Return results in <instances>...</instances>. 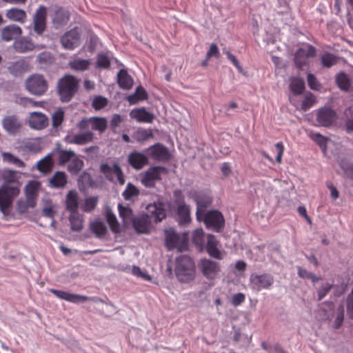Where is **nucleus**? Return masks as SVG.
Returning a JSON list of instances; mask_svg holds the SVG:
<instances>
[{
  "label": "nucleus",
  "mask_w": 353,
  "mask_h": 353,
  "mask_svg": "<svg viewBox=\"0 0 353 353\" xmlns=\"http://www.w3.org/2000/svg\"><path fill=\"white\" fill-rule=\"evenodd\" d=\"M199 268L208 280L215 279L221 271V268L217 262L208 259H203L199 261Z\"/></svg>",
  "instance_id": "12"
},
{
  "label": "nucleus",
  "mask_w": 353,
  "mask_h": 353,
  "mask_svg": "<svg viewBox=\"0 0 353 353\" xmlns=\"http://www.w3.org/2000/svg\"><path fill=\"white\" fill-rule=\"evenodd\" d=\"M132 139L139 143H143L153 137L150 130L140 128L132 134Z\"/></svg>",
  "instance_id": "37"
},
{
  "label": "nucleus",
  "mask_w": 353,
  "mask_h": 353,
  "mask_svg": "<svg viewBox=\"0 0 353 353\" xmlns=\"http://www.w3.org/2000/svg\"><path fill=\"white\" fill-rule=\"evenodd\" d=\"M128 162L130 165L136 170H140L148 164V157L141 152H132L128 155Z\"/></svg>",
  "instance_id": "25"
},
{
  "label": "nucleus",
  "mask_w": 353,
  "mask_h": 353,
  "mask_svg": "<svg viewBox=\"0 0 353 353\" xmlns=\"http://www.w3.org/2000/svg\"><path fill=\"white\" fill-rule=\"evenodd\" d=\"M117 83L121 88L129 90L132 87L133 79L125 70L121 69L117 74Z\"/></svg>",
  "instance_id": "30"
},
{
  "label": "nucleus",
  "mask_w": 353,
  "mask_h": 353,
  "mask_svg": "<svg viewBox=\"0 0 353 353\" xmlns=\"http://www.w3.org/2000/svg\"><path fill=\"white\" fill-rule=\"evenodd\" d=\"M250 287L256 292L263 289H270L274 281V276L270 274H252L250 276Z\"/></svg>",
  "instance_id": "6"
},
{
  "label": "nucleus",
  "mask_w": 353,
  "mask_h": 353,
  "mask_svg": "<svg viewBox=\"0 0 353 353\" xmlns=\"http://www.w3.org/2000/svg\"><path fill=\"white\" fill-rule=\"evenodd\" d=\"M68 219L71 230L74 232H80L82 230L83 227V219L81 214L78 212H72Z\"/></svg>",
  "instance_id": "31"
},
{
  "label": "nucleus",
  "mask_w": 353,
  "mask_h": 353,
  "mask_svg": "<svg viewBox=\"0 0 353 353\" xmlns=\"http://www.w3.org/2000/svg\"><path fill=\"white\" fill-rule=\"evenodd\" d=\"M13 47L17 52L25 53L32 50L34 45L29 39L22 37L14 41Z\"/></svg>",
  "instance_id": "29"
},
{
  "label": "nucleus",
  "mask_w": 353,
  "mask_h": 353,
  "mask_svg": "<svg viewBox=\"0 0 353 353\" xmlns=\"http://www.w3.org/2000/svg\"><path fill=\"white\" fill-rule=\"evenodd\" d=\"M307 80L308 85L312 90H318L320 89L321 85L314 74H308Z\"/></svg>",
  "instance_id": "61"
},
{
  "label": "nucleus",
  "mask_w": 353,
  "mask_h": 353,
  "mask_svg": "<svg viewBox=\"0 0 353 353\" xmlns=\"http://www.w3.org/2000/svg\"><path fill=\"white\" fill-rule=\"evenodd\" d=\"M316 103L314 96L312 93H307L304 100L302 101L301 108L303 111H307L312 108Z\"/></svg>",
  "instance_id": "55"
},
{
  "label": "nucleus",
  "mask_w": 353,
  "mask_h": 353,
  "mask_svg": "<svg viewBox=\"0 0 353 353\" xmlns=\"http://www.w3.org/2000/svg\"><path fill=\"white\" fill-rule=\"evenodd\" d=\"M165 245L168 250L176 248L183 251L188 246V239L186 234L176 233L173 228L165 231Z\"/></svg>",
  "instance_id": "5"
},
{
  "label": "nucleus",
  "mask_w": 353,
  "mask_h": 353,
  "mask_svg": "<svg viewBox=\"0 0 353 353\" xmlns=\"http://www.w3.org/2000/svg\"><path fill=\"white\" fill-rule=\"evenodd\" d=\"M105 215L107 222L111 230L114 233H119L120 232V225L114 214L110 210H107Z\"/></svg>",
  "instance_id": "46"
},
{
  "label": "nucleus",
  "mask_w": 353,
  "mask_h": 353,
  "mask_svg": "<svg viewBox=\"0 0 353 353\" xmlns=\"http://www.w3.org/2000/svg\"><path fill=\"white\" fill-rule=\"evenodd\" d=\"M29 125L31 128L35 130H41L45 128L48 124V117L39 112H33L30 114Z\"/></svg>",
  "instance_id": "23"
},
{
  "label": "nucleus",
  "mask_w": 353,
  "mask_h": 353,
  "mask_svg": "<svg viewBox=\"0 0 353 353\" xmlns=\"http://www.w3.org/2000/svg\"><path fill=\"white\" fill-rule=\"evenodd\" d=\"M70 15L68 11L59 8L55 11L54 17L52 18L53 26L58 29L66 25L69 21Z\"/></svg>",
  "instance_id": "28"
},
{
  "label": "nucleus",
  "mask_w": 353,
  "mask_h": 353,
  "mask_svg": "<svg viewBox=\"0 0 353 353\" xmlns=\"http://www.w3.org/2000/svg\"><path fill=\"white\" fill-rule=\"evenodd\" d=\"M66 209L72 212H77L78 208V194L74 190H70L68 193L65 199Z\"/></svg>",
  "instance_id": "33"
},
{
  "label": "nucleus",
  "mask_w": 353,
  "mask_h": 353,
  "mask_svg": "<svg viewBox=\"0 0 353 353\" xmlns=\"http://www.w3.org/2000/svg\"><path fill=\"white\" fill-rule=\"evenodd\" d=\"M90 228L92 232L99 238L104 236L107 230L105 223L98 221L91 223Z\"/></svg>",
  "instance_id": "44"
},
{
  "label": "nucleus",
  "mask_w": 353,
  "mask_h": 353,
  "mask_svg": "<svg viewBox=\"0 0 353 353\" xmlns=\"http://www.w3.org/2000/svg\"><path fill=\"white\" fill-rule=\"evenodd\" d=\"M24 148L29 151L33 152H39L41 150L40 145L39 143L36 141H28L24 144Z\"/></svg>",
  "instance_id": "62"
},
{
  "label": "nucleus",
  "mask_w": 353,
  "mask_h": 353,
  "mask_svg": "<svg viewBox=\"0 0 353 353\" xmlns=\"http://www.w3.org/2000/svg\"><path fill=\"white\" fill-rule=\"evenodd\" d=\"M130 116L131 119L139 123H152L154 119V114L147 111L145 108L132 109Z\"/></svg>",
  "instance_id": "24"
},
{
  "label": "nucleus",
  "mask_w": 353,
  "mask_h": 353,
  "mask_svg": "<svg viewBox=\"0 0 353 353\" xmlns=\"http://www.w3.org/2000/svg\"><path fill=\"white\" fill-rule=\"evenodd\" d=\"M146 210L148 214L137 216L132 221L133 228L137 233L148 234L151 228L150 219L159 222L165 217V210L161 202L148 204Z\"/></svg>",
  "instance_id": "2"
},
{
  "label": "nucleus",
  "mask_w": 353,
  "mask_h": 353,
  "mask_svg": "<svg viewBox=\"0 0 353 353\" xmlns=\"http://www.w3.org/2000/svg\"><path fill=\"white\" fill-rule=\"evenodd\" d=\"M132 273L133 275L141 278L144 281H150L152 279L151 276L148 274L147 271L142 270L140 268L136 265L132 266Z\"/></svg>",
  "instance_id": "57"
},
{
  "label": "nucleus",
  "mask_w": 353,
  "mask_h": 353,
  "mask_svg": "<svg viewBox=\"0 0 353 353\" xmlns=\"http://www.w3.org/2000/svg\"><path fill=\"white\" fill-rule=\"evenodd\" d=\"M321 62L323 67L330 68L337 62L336 56L330 52H325L321 57Z\"/></svg>",
  "instance_id": "50"
},
{
  "label": "nucleus",
  "mask_w": 353,
  "mask_h": 353,
  "mask_svg": "<svg viewBox=\"0 0 353 353\" xmlns=\"http://www.w3.org/2000/svg\"><path fill=\"white\" fill-rule=\"evenodd\" d=\"M81 132L77 134H70L65 137L66 142L72 144L84 145L92 142L94 139V134L88 130H80Z\"/></svg>",
  "instance_id": "20"
},
{
  "label": "nucleus",
  "mask_w": 353,
  "mask_h": 353,
  "mask_svg": "<svg viewBox=\"0 0 353 353\" xmlns=\"http://www.w3.org/2000/svg\"><path fill=\"white\" fill-rule=\"evenodd\" d=\"M1 156L3 161L5 162L13 164L18 168H23L25 166V163L22 160L10 152H3Z\"/></svg>",
  "instance_id": "49"
},
{
  "label": "nucleus",
  "mask_w": 353,
  "mask_h": 353,
  "mask_svg": "<svg viewBox=\"0 0 353 353\" xmlns=\"http://www.w3.org/2000/svg\"><path fill=\"white\" fill-rule=\"evenodd\" d=\"M91 65V61L90 59H81L76 58L71 60L68 65L70 68L75 71H85L88 70Z\"/></svg>",
  "instance_id": "35"
},
{
  "label": "nucleus",
  "mask_w": 353,
  "mask_h": 353,
  "mask_svg": "<svg viewBox=\"0 0 353 353\" xmlns=\"http://www.w3.org/2000/svg\"><path fill=\"white\" fill-rule=\"evenodd\" d=\"M195 201L197 205L196 219L199 221H201V216L204 214L205 209L210 204V200L208 197L197 195L195 198Z\"/></svg>",
  "instance_id": "32"
},
{
  "label": "nucleus",
  "mask_w": 353,
  "mask_h": 353,
  "mask_svg": "<svg viewBox=\"0 0 353 353\" xmlns=\"http://www.w3.org/2000/svg\"><path fill=\"white\" fill-rule=\"evenodd\" d=\"M139 191L136 186L131 183H128L122 195L125 200H130L134 196H138Z\"/></svg>",
  "instance_id": "53"
},
{
  "label": "nucleus",
  "mask_w": 353,
  "mask_h": 353,
  "mask_svg": "<svg viewBox=\"0 0 353 353\" xmlns=\"http://www.w3.org/2000/svg\"><path fill=\"white\" fill-rule=\"evenodd\" d=\"M336 112L330 108L323 107L316 111V121L321 126L329 127L336 122Z\"/></svg>",
  "instance_id": "14"
},
{
  "label": "nucleus",
  "mask_w": 353,
  "mask_h": 353,
  "mask_svg": "<svg viewBox=\"0 0 353 353\" xmlns=\"http://www.w3.org/2000/svg\"><path fill=\"white\" fill-rule=\"evenodd\" d=\"M22 34V29L17 25L11 24L1 30V38L3 41L9 42Z\"/></svg>",
  "instance_id": "21"
},
{
  "label": "nucleus",
  "mask_w": 353,
  "mask_h": 353,
  "mask_svg": "<svg viewBox=\"0 0 353 353\" xmlns=\"http://www.w3.org/2000/svg\"><path fill=\"white\" fill-rule=\"evenodd\" d=\"M110 61L105 54H99L97 60V66L98 68H108L110 67Z\"/></svg>",
  "instance_id": "59"
},
{
  "label": "nucleus",
  "mask_w": 353,
  "mask_h": 353,
  "mask_svg": "<svg viewBox=\"0 0 353 353\" xmlns=\"http://www.w3.org/2000/svg\"><path fill=\"white\" fill-rule=\"evenodd\" d=\"M61 43L66 50H73L78 47L81 43V36L77 28L71 29L66 32L61 37Z\"/></svg>",
  "instance_id": "13"
},
{
  "label": "nucleus",
  "mask_w": 353,
  "mask_h": 353,
  "mask_svg": "<svg viewBox=\"0 0 353 353\" xmlns=\"http://www.w3.org/2000/svg\"><path fill=\"white\" fill-rule=\"evenodd\" d=\"M47 9L39 6L33 15V29L38 34H41L46 28Z\"/></svg>",
  "instance_id": "16"
},
{
  "label": "nucleus",
  "mask_w": 353,
  "mask_h": 353,
  "mask_svg": "<svg viewBox=\"0 0 353 353\" xmlns=\"http://www.w3.org/2000/svg\"><path fill=\"white\" fill-rule=\"evenodd\" d=\"M165 170V168L161 166L150 168L141 176L142 184L148 188L154 186L155 182L161 179V174Z\"/></svg>",
  "instance_id": "15"
},
{
  "label": "nucleus",
  "mask_w": 353,
  "mask_h": 353,
  "mask_svg": "<svg viewBox=\"0 0 353 353\" xmlns=\"http://www.w3.org/2000/svg\"><path fill=\"white\" fill-rule=\"evenodd\" d=\"M0 176L4 181V183L0 187V211L6 216L14 198L19 194V188L13 184L17 180L15 171L4 169L1 172Z\"/></svg>",
  "instance_id": "1"
},
{
  "label": "nucleus",
  "mask_w": 353,
  "mask_h": 353,
  "mask_svg": "<svg viewBox=\"0 0 353 353\" xmlns=\"http://www.w3.org/2000/svg\"><path fill=\"white\" fill-rule=\"evenodd\" d=\"M107 126L106 119L100 117L82 119L77 124L79 130H97L101 133L106 130Z\"/></svg>",
  "instance_id": "11"
},
{
  "label": "nucleus",
  "mask_w": 353,
  "mask_h": 353,
  "mask_svg": "<svg viewBox=\"0 0 353 353\" xmlns=\"http://www.w3.org/2000/svg\"><path fill=\"white\" fill-rule=\"evenodd\" d=\"M119 213L125 225L128 224L132 221V210L128 206H123L121 204L118 205Z\"/></svg>",
  "instance_id": "43"
},
{
  "label": "nucleus",
  "mask_w": 353,
  "mask_h": 353,
  "mask_svg": "<svg viewBox=\"0 0 353 353\" xmlns=\"http://www.w3.org/2000/svg\"><path fill=\"white\" fill-rule=\"evenodd\" d=\"M83 161L77 154L68 165V170L72 174H77L83 168Z\"/></svg>",
  "instance_id": "48"
},
{
  "label": "nucleus",
  "mask_w": 353,
  "mask_h": 353,
  "mask_svg": "<svg viewBox=\"0 0 353 353\" xmlns=\"http://www.w3.org/2000/svg\"><path fill=\"white\" fill-rule=\"evenodd\" d=\"M28 67V64L25 61L19 60L10 65L8 69L12 74L17 76L26 70Z\"/></svg>",
  "instance_id": "42"
},
{
  "label": "nucleus",
  "mask_w": 353,
  "mask_h": 353,
  "mask_svg": "<svg viewBox=\"0 0 353 353\" xmlns=\"http://www.w3.org/2000/svg\"><path fill=\"white\" fill-rule=\"evenodd\" d=\"M78 80L72 75H65L57 83L58 92L62 102H68L78 90Z\"/></svg>",
  "instance_id": "4"
},
{
  "label": "nucleus",
  "mask_w": 353,
  "mask_h": 353,
  "mask_svg": "<svg viewBox=\"0 0 353 353\" xmlns=\"http://www.w3.org/2000/svg\"><path fill=\"white\" fill-rule=\"evenodd\" d=\"M343 318H344V309L343 305H340L337 308V314L336 316V319L334 320V327L336 329H338L341 327L343 322Z\"/></svg>",
  "instance_id": "60"
},
{
  "label": "nucleus",
  "mask_w": 353,
  "mask_h": 353,
  "mask_svg": "<svg viewBox=\"0 0 353 353\" xmlns=\"http://www.w3.org/2000/svg\"><path fill=\"white\" fill-rule=\"evenodd\" d=\"M345 119V130L347 133L353 132V108L352 106L346 108L343 111Z\"/></svg>",
  "instance_id": "36"
},
{
  "label": "nucleus",
  "mask_w": 353,
  "mask_h": 353,
  "mask_svg": "<svg viewBox=\"0 0 353 353\" xmlns=\"http://www.w3.org/2000/svg\"><path fill=\"white\" fill-rule=\"evenodd\" d=\"M52 154H47L44 158L37 162V169L44 173L50 172L52 168Z\"/></svg>",
  "instance_id": "39"
},
{
  "label": "nucleus",
  "mask_w": 353,
  "mask_h": 353,
  "mask_svg": "<svg viewBox=\"0 0 353 353\" xmlns=\"http://www.w3.org/2000/svg\"><path fill=\"white\" fill-rule=\"evenodd\" d=\"M3 129L10 134H15L19 132L21 124L17 117L10 115L5 117L2 120Z\"/></svg>",
  "instance_id": "22"
},
{
  "label": "nucleus",
  "mask_w": 353,
  "mask_h": 353,
  "mask_svg": "<svg viewBox=\"0 0 353 353\" xmlns=\"http://www.w3.org/2000/svg\"><path fill=\"white\" fill-rule=\"evenodd\" d=\"M290 87L294 94H301L305 89L304 80L297 77L292 78Z\"/></svg>",
  "instance_id": "41"
},
{
  "label": "nucleus",
  "mask_w": 353,
  "mask_h": 353,
  "mask_svg": "<svg viewBox=\"0 0 353 353\" xmlns=\"http://www.w3.org/2000/svg\"><path fill=\"white\" fill-rule=\"evenodd\" d=\"M316 54V48L311 45L307 46V49L299 48L294 54V63L301 69L307 63V58L313 57Z\"/></svg>",
  "instance_id": "18"
},
{
  "label": "nucleus",
  "mask_w": 353,
  "mask_h": 353,
  "mask_svg": "<svg viewBox=\"0 0 353 353\" xmlns=\"http://www.w3.org/2000/svg\"><path fill=\"white\" fill-rule=\"evenodd\" d=\"M347 312L349 318L353 319V288L347 300Z\"/></svg>",
  "instance_id": "64"
},
{
  "label": "nucleus",
  "mask_w": 353,
  "mask_h": 353,
  "mask_svg": "<svg viewBox=\"0 0 353 353\" xmlns=\"http://www.w3.org/2000/svg\"><path fill=\"white\" fill-rule=\"evenodd\" d=\"M174 272L181 283H189L196 276V268L193 259L187 255H181L176 259Z\"/></svg>",
  "instance_id": "3"
},
{
  "label": "nucleus",
  "mask_w": 353,
  "mask_h": 353,
  "mask_svg": "<svg viewBox=\"0 0 353 353\" xmlns=\"http://www.w3.org/2000/svg\"><path fill=\"white\" fill-rule=\"evenodd\" d=\"M148 98V94L145 90L141 87L139 86L136 88L135 92L132 94H130L128 97V101L131 104H134L137 103L139 101L145 100Z\"/></svg>",
  "instance_id": "40"
},
{
  "label": "nucleus",
  "mask_w": 353,
  "mask_h": 353,
  "mask_svg": "<svg viewBox=\"0 0 353 353\" xmlns=\"http://www.w3.org/2000/svg\"><path fill=\"white\" fill-rule=\"evenodd\" d=\"M311 138L325 152L327 139L319 133L311 134Z\"/></svg>",
  "instance_id": "56"
},
{
  "label": "nucleus",
  "mask_w": 353,
  "mask_h": 353,
  "mask_svg": "<svg viewBox=\"0 0 353 353\" xmlns=\"http://www.w3.org/2000/svg\"><path fill=\"white\" fill-rule=\"evenodd\" d=\"M218 241L214 235H208L206 244V251L208 254L216 259H222L223 254L221 250L217 248Z\"/></svg>",
  "instance_id": "27"
},
{
  "label": "nucleus",
  "mask_w": 353,
  "mask_h": 353,
  "mask_svg": "<svg viewBox=\"0 0 353 353\" xmlns=\"http://www.w3.org/2000/svg\"><path fill=\"white\" fill-rule=\"evenodd\" d=\"M64 111L62 109H58L52 116V125L53 128L59 127L64 119Z\"/></svg>",
  "instance_id": "54"
},
{
  "label": "nucleus",
  "mask_w": 353,
  "mask_h": 353,
  "mask_svg": "<svg viewBox=\"0 0 353 353\" xmlns=\"http://www.w3.org/2000/svg\"><path fill=\"white\" fill-rule=\"evenodd\" d=\"M190 208L185 204H181L177 209L179 222L180 224H185L190 221Z\"/></svg>",
  "instance_id": "38"
},
{
  "label": "nucleus",
  "mask_w": 353,
  "mask_h": 353,
  "mask_svg": "<svg viewBox=\"0 0 353 353\" xmlns=\"http://www.w3.org/2000/svg\"><path fill=\"white\" fill-rule=\"evenodd\" d=\"M100 169L108 181L112 183H119L120 185L125 183L123 173L118 163H114L112 165L103 163L101 164Z\"/></svg>",
  "instance_id": "9"
},
{
  "label": "nucleus",
  "mask_w": 353,
  "mask_h": 353,
  "mask_svg": "<svg viewBox=\"0 0 353 353\" xmlns=\"http://www.w3.org/2000/svg\"><path fill=\"white\" fill-rule=\"evenodd\" d=\"M49 290L57 298L74 304H79L80 303L85 302L88 301H91L93 302L102 301L101 299L96 296L90 297L55 289H50Z\"/></svg>",
  "instance_id": "7"
},
{
  "label": "nucleus",
  "mask_w": 353,
  "mask_h": 353,
  "mask_svg": "<svg viewBox=\"0 0 353 353\" xmlns=\"http://www.w3.org/2000/svg\"><path fill=\"white\" fill-rule=\"evenodd\" d=\"M201 219L208 229L219 231L224 225V218L218 210H210L206 214H203Z\"/></svg>",
  "instance_id": "10"
},
{
  "label": "nucleus",
  "mask_w": 353,
  "mask_h": 353,
  "mask_svg": "<svg viewBox=\"0 0 353 353\" xmlns=\"http://www.w3.org/2000/svg\"><path fill=\"white\" fill-rule=\"evenodd\" d=\"M76 154L72 150H61L58 152L57 162L60 165H63L70 162Z\"/></svg>",
  "instance_id": "45"
},
{
  "label": "nucleus",
  "mask_w": 353,
  "mask_h": 353,
  "mask_svg": "<svg viewBox=\"0 0 353 353\" xmlns=\"http://www.w3.org/2000/svg\"><path fill=\"white\" fill-rule=\"evenodd\" d=\"M107 104H108L107 99L103 97H101V96L96 97L93 99L92 103V105L93 108H94L95 110H101V109L103 108L105 106H106Z\"/></svg>",
  "instance_id": "58"
},
{
  "label": "nucleus",
  "mask_w": 353,
  "mask_h": 353,
  "mask_svg": "<svg viewBox=\"0 0 353 353\" xmlns=\"http://www.w3.org/2000/svg\"><path fill=\"white\" fill-rule=\"evenodd\" d=\"M27 90L32 94L41 96L48 90V83L41 74L30 77L26 82Z\"/></svg>",
  "instance_id": "8"
},
{
  "label": "nucleus",
  "mask_w": 353,
  "mask_h": 353,
  "mask_svg": "<svg viewBox=\"0 0 353 353\" xmlns=\"http://www.w3.org/2000/svg\"><path fill=\"white\" fill-rule=\"evenodd\" d=\"M145 151L148 156L155 161L164 162L170 159L168 148L160 143L150 146Z\"/></svg>",
  "instance_id": "17"
},
{
  "label": "nucleus",
  "mask_w": 353,
  "mask_h": 353,
  "mask_svg": "<svg viewBox=\"0 0 353 353\" xmlns=\"http://www.w3.org/2000/svg\"><path fill=\"white\" fill-rule=\"evenodd\" d=\"M192 242L199 248H202L204 244V232L201 228L193 232Z\"/></svg>",
  "instance_id": "52"
},
{
  "label": "nucleus",
  "mask_w": 353,
  "mask_h": 353,
  "mask_svg": "<svg viewBox=\"0 0 353 353\" xmlns=\"http://www.w3.org/2000/svg\"><path fill=\"white\" fill-rule=\"evenodd\" d=\"M40 187L39 182L37 181H30L26 186V208H34L36 205V199Z\"/></svg>",
  "instance_id": "19"
},
{
  "label": "nucleus",
  "mask_w": 353,
  "mask_h": 353,
  "mask_svg": "<svg viewBox=\"0 0 353 353\" xmlns=\"http://www.w3.org/2000/svg\"><path fill=\"white\" fill-rule=\"evenodd\" d=\"M14 102L23 106H28L32 103V100L28 97L17 94L14 97Z\"/></svg>",
  "instance_id": "63"
},
{
  "label": "nucleus",
  "mask_w": 353,
  "mask_h": 353,
  "mask_svg": "<svg viewBox=\"0 0 353 353\" xmlns=\"http://www.w3.org/2000/svg\"><path fill=\"white\" fill-rule=\"evenodd\" d=\"M6 17L11 21L17 22L21 24L26 23L27 14L24 10L18 8H11L6 10Z\"/></svg>",
  "instance_id": "26"
},
{
  "label": "nucleus",
  "mask_w": 353,
  "mask_h": 353,
  "mask_svg": "<svg viewBox=\"0 0 353 353\" xmlns=\"http://www.w3.org/2000/svg\"><path fill=\"white\" fill-rule=\"evenodd\" d=\"M67 182V176L64 172H56L50 179L51 186L57 188H63Z\"/></svg>",
  "instance_id": "34"
},
{
  "label": "nucleus",
  "mask_w": 353,
  "mask_h": 353,
  "mask_svg": "<svg viewBox=\"0 0 353 353\" xmlns=\"http://www.w3.org/2000/svg\"><path fill=\"white\" fill-rule=\"evenodd\" d=\"M98 203L97 196H90L85 199L84 203L81 205V210L85 212H92Z\"/></svg>",
  "instance_id": "51"
},
{
  "label": "nucleus",
  "mask_w": 353,
  "mask_h": 353,
  "mask_svg": "<svg viewBox=\"0 0 353 353\" xmlns=\"http://www.w3.org/2000/svg\"><path fill=\"white\" fill-rule=\"evenodd\" d=\"M336 82L337 85L341 90H343L345 91H347L351 86L350 80L348 76L344 72H341L336 75Z\"/></svg>",
  "instance_id": "47"
}]
</instances>
